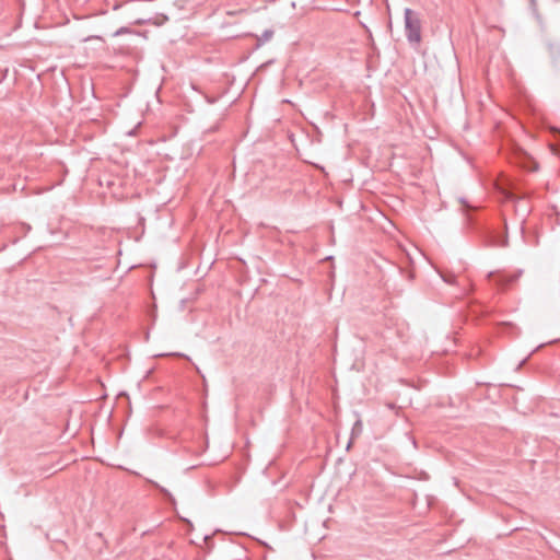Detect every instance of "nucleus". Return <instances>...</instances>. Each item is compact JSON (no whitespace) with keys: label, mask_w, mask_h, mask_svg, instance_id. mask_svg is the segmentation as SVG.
<instances>
[{"label":"nucleus","mask_w":560,"mask_h":560,"mask_svg":"<svg viewBox=\"0 0 560 560\" xmlns=\"http://www.w3.org/2000/svg\"><path fill=\"white\" fill-rule=\"evenodd\" d=\"M272 36H273V31H272V30H266V31L261 34V36H259V37L257 38L258 44H265V43L269 42V40L272 38Z\"/></svg>","instance_id":"3"},{"label":"nucleus","mask_w":560,"mask_h":560,"mask_svg":"<svg viewBox=\"0 0 560 560\" xmlns=\"http://www.w3.org/2000/svg\"><path fill=\"white\" fill-rule=\"evenodd\" d=\"M532 4H535L536 0H530Z\"/></svg>","instance_id":"8"},{"label":"nucleus","mask_w":560,"mask_h":560,"mask_svg":"<svg viewBox=\"0 0 560 560\" xmlns=\"http://www.w3.org/2000/svg\"><path fill=\"white\" fill-rule=\"evenodd\" d=\"M445 282L452 283L451 279L444 278Z\"/></svg>","instance_id":"6"},{"label":"nucleus","mask_w":560,"mask_h":560,"mask_svg":"<svg viewBox=\"0 0 560 560\" xmlns=\"http://www.w3.org/2000/svg\"><path fill=\"white\" fill-rule=\"evenodd\" d=\"M84 140H92V137H85Z\"/></svg>","instance_id":"7"},{"label":"nucleus","mask_w":560,"mask_h":560,"mask_svg":"<svg viewBox=\"0 0 560 560\" xmlns=\"http://www.w3.org/2000/svg\"><path fill=\"white\" fill-rule=\"evenodd\" d=\"M127 136L135 137L136 136V129H131L127 132Z\"/></svg>","instance_id":"5"},{"label":"nucleus","mask_w":560,"mask_h":560,"mask_svg":"<svg viewBox=\"0 0 560 560\" xmlns=\"http://www.w3.org/2000/svg\"><path fill=\"white\" fill-rule=\"evenodd\" d=\"M405 35L411 46H419L422 42V22L420 14L410 8L404 11Z\"/></svg>","instance_id":"1"},{"label":"nucleus","mask_w":560,"mask_h":560,"mask_svg":"<svg viewBox=\"0 0 560 560\" xmlns=\"http://www.w3.org/2000/svg\"><path fill=\"white\" fill-rule=\"evenodd\" d=\"M521 272L520 273H515L513 276H510V277H505V276H498L494 281H495V284H498L499 287H502V288H505L508 285H510L511 283H513L514 281H516L520 277Z\"/></svg>","instance_id":"2"},{"label":"nucleus","mask_w":560,"mask_h":560,"mask_svg":"<svg viewBox=\"0 0 560 560\" xmlns=\"http://www.w3.org/2000/svg\"><path fill=\"white\" fill-rule=\"evenodd\" d=\"M129 28L128 27H120L119 30H117L114 34V36H119L121 34H126V33H129Z\"/></svg>","instance_id":"4"}]
</instances>
